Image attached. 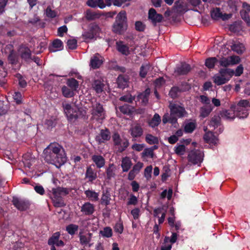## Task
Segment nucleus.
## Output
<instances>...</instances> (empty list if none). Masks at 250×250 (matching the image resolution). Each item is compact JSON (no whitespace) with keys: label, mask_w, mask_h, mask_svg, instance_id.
<instances>
[{"label":"nucleus","mask_w":250,"mask_h":250,"mask_svg":"<svg viewBox=\"0 0 250 250\" xmlns=\"http://www.w3.org/2000/svg\"><path fill=\"white\" fill-rule=\"evenodd\" d=\"M150 93V89L149 88H147L143 92L141 93L138 96L139 100H141V102L143 104H146L148 102V97Z\"/></svg>","instance_id":"c756f323"},{"label":"nucleus","mask_w":250,"mask_h":250,"mask_svg":"<svg viewBox=\"0 0 250 250\" xmlns=\"http://www.w3.org/2000/svg\"><path fill=\"white\" fill-rule=\"evenodd\" d=\"M186 151V146L184 144H177L175 147V153L177 155H183Z\"/></svg>","instance_id":"4d7b16f0"},{"label":"nucleus","mask_w":250,"mask_h":250,"mask_svg":"<svg viewBox=\"0 0 250 250\" xmlns=\"http://www.w3.org/2000/svg\"><path fill=\"white\" fill-rule=\"evenodd\" d=\"M61 91L62 92V95L65 98H72V97L74 96L75 93H73L72 90H71L70 88L67 84L66 85H63L61 87Z\"/></svg>","instance_id":"2f4dec72"},{"label":"nucleus","mask_w":250,"mask_h":250,"mask_svg":"<svg viewBox=\"0 0 250 250\" xmlns=\"http://www.w3.org/2000/svg\"><path fill=\"white\" fill-rule=\"evenodd\" d=\"M173 194V189L171 188L168 189V191L167 189L164 190L160 194V198L161 199L166 198L167 197V200H170Z\"/></svg>","instance_id":"864d4df0"},{"label":"nucleus","mask_w":250,"mask_h":250,"mask_svg":"<svg viewBox=\"0 0 250 250\" xmlns=\"http://www.w3.org/2000/svg\"><path fill=\"white\" fill-rule=\"evenodd\" d=\"M89 28H90L91 33L93 34V39L94 38L95 35L99 33L100 32V27L99 25L96 22H92L90 23L89 24Z\"/></svg>","instance_id":"37998d69"},{"label":"nucleus","mask_w":250,"mask_h":250,"mask_svg":"<svg viewBox=\"0 0 250 250\" xmlns=\"http://www.w3.org/2000/svg\"><path fill=\"white\" fill-rule=\"evenodd\" d=\"M203 153L201 150H191L189 153L188 159V161L192 163L193 164H198L199 163H201L203 160Z\"/></svg>","instance_id":"9d476101"},{"label":"nucleus","mask_w":250,"mask_h":250,"mask_svg":"<svg viewBox=\"0 0 250 250\" xmlns=\"http://www.w3.org/2000/svg\"><path fill=\"white\" fill-rule=\"evenodd\" d=\"M60 237V232H55L53 234H52V236L50 237L48 241V243L49 245H57L58 239H59Z\"/></svg>","instance_id":"5fc2aeb1"},{"label":"nucleus","mask_w":250,"mask_h":250,"mask_svg":"<svg viewBox=\"0 0 250 250\" xmlns=\"http://www.w3.org/2000/svg\"><path fill=\"white\" fill-rule=\"evenodd\" d=\"M12 202L14 207L20 211L27 210L31 205L29 200L23 199V198H19L18 197H13Z\"/></svg>","instance_id":"0eeeda50"},{"label":"nucleus","mask_w":250,"mask_h":250,"mask_svg":"<svg viewBox=\"0 0 250 250\" xmlns=\"http://www.w3.org/2000/svg\"><path fill=\"white\" fill-rule=\"evenodd\" d=\"M111 193L108 188L104 190L101 198V204L102 205L107 206L110 203Z\"/></svg>","instance_id":"4be33fe9"},{"label":"nucleus","mask_w":250,"mask_h":250,"mask_svg":"<svg viewBox=\"0 0 250 250\" xmlns=\"http://www.w3.org/2000/svg\"><path fill=\"white\" fill-rule=\"evenodd\" d=\"M218 61L216 57H209L205 61V65L209 69H213Z\"/></svg>","instance_id":"ea45409f"},{"label":"nucleus","mask_w":250,"mask_h":250,"mask_svg":"<svg viewBox=\"0 0 250 250\" xmlns=\"http://www.w3.org/2000/svg\"><path fill=\"white\" fill-rule=\"evenodd\" d=\"M212 110L213 108L210 104L202 106L200 108V116L203 118L208 117Z\"/></svg>","instance_id":"72a5a7b5"},{"label":"nucleus","mask_w":250,"mask_h":250,"mask_svg":"<svg viewBox=\"0 0 250 250\" xmlns=\"http://www.w3.org/2000/svg\"><path fill=\"white\" fill-rule=\"evenodd\" d=\"M52 47L55 48L54 50L51 48H49L50 52H56V51L61 50L63 48V42L59 39H56L52 42Z\"/></svg>","instance_id":"473e14b6"},{"label":"nucleus","mask_w":250,"mask_h":250,"mask_svg":"<svg viewBox=\"0 0 250 250\" xmlns=\"http://www.w3.org/2000/svg\"><path fill=\"white\" fill-rule=\"evenodd\" d=\"M73 188H63V187H57L56 188H52L48 193L52 203L55 207H63L66 206L62 195H68L72 191Z\"/></svg>","instance_id":"f03ea898"},{"label":"nucleus","mask_w":250,"mask_h":250,"mask_svg":"<svg viewBox=\"0 0 250 250\" xmlns=\"http://www.w3.org/2000/svg\"><path fill=\"white\" fill-rule=\"evenodd\" d=\"M93 234L88 232L87 234H80V243L82 245H87L90 242Z\"/></svg>","instance_id":"e433bc0d"},{"label":"nucleus","mask_w":250,"mask_h":250,"mask_svg":"<svg viewBox=\"0 0 250 250\" xmlns=\"http://www.w3.org/2000/svg\"><path fill=\"white\" fill-rule=\"evenodd\" d=\"M131 162L128 157L124 158L122 160L121 167L123 171H128L131 167Z\"/></svg>","instance_id":"4c0bfd02"},{"label":"nucleus","mask_w":250,"mask_h":250,"mask_svg":"<svg viewBox=\"0 0 250 250\" xmlns=\"http://www.w3.org/2000/svg\"><path fill=\"white\" fill-rule=\"evenodd\" d=\"M231 49L238 54H243L246 49L243 43H233L231 45Z\"/></svg>","instance_id":"f704fd0d"},{"label":"nucleus","mask_w":250,"mask_h":250,"mask_svg":"<svg viewBox=\"0 0 250 250\" xmlns=\"http://www.w3.org/2000/svg\"><path fill=\"white\" fill-rule=\"evenodd\" d=\"M116 82L118 87L124 89L128 86V79L125 76L120 74L117 77Z\"/></svg>","instance_id":"393cba45"},{"label":"nucleus","mask_w":250,"mask_h":250,"mask_svg":"<svg viewBox=\"0 0 250 250\" xmlns=\"http://www.w3.org/2000/svg\"><path fill=\"white\" fill-rule=\"evenodd\" d=\"M211 17L214 20H218L219 18H221L223 14L221 12L220 8L216 7L215 9L211 11Z\"/></svg>","instance_id":"8fccbe9b"},{"label":"nucleus","mask_w":250,"mask_h":250,"mask_svg":"<svg viewBox=\"0 0 250 250\" xmlns=\"http://www.w3.org/2000/svg\"><path fill=\"white\" fill-rule=\"evenodd\" d=\"M102 57L99 54H96L90 59V66L92 69H98L103 63Z\"/></svg>","instance_id":"dca6fc26"},{"label":"nucleus","mask_w":250,"mask_h":250,"mask_svg":"<svg viewBox=\"0 0 250 250\" xmlns=\"http://www.w3.org/2000/svg\"><path fill=\"white\" fill-rule=\"evenodd\" d=\"M128 28V21L125 11H120L112 25V31L116 35H123Z\"/></svg>","instance_id":"7ed1b4c3"},{"label":"nucleus","mask_w":250,"mask_h":250,"mask_svg":"<svg viewBox=\"0 0 250 250\" xmlns=\"http://www.w3.org/2000/svg\"><path fill=\"white\" fill-rule=\"evenodd\" d=\"M8 60L12 64H16L18 62V57L13 48L10 50V53L8 56Z\"/></svg>","instance_id":"58836bf2"},{"label":"nucleus","mask_w":250,"mask_h":250,"mask_svg":"<svg viewBox=\"0 0 250 250\" xmlns=\"http://www.w3.org/2000/svg\"><path fill=\"white\" fill-rule=\"evenodd\" d=\"M43 154L45 161L55 165L57 167H60L66 162L63 148L58 143H51L44 149Z\"/></svg>","instance_id":"f257e3e1"},{"label":"nucleus","mask_w":250,"mask_h":250,"mask_svg":"<svg viewBox=\"0 0 250 250\" xmlns=\"http://www.w3.org/2000/svg\"><path fill=\"white\" fill-rule=\"evenodd\" d=\"M18 52L21 59L26 62H30L31 61L32 52L27 45L21 44L18 49Z\"/></svg>","instance_id":"6e6552de"},{"label":"nucleus","mask_w":250,"mask_h":250,"mask_svg":"<svg viewBox=\"0 0 250 250\" xmlns=\"http://www.w3.org/2000/svg\"><path fill=\"white\" fill-rule=\"evenodd\" d=\"M62 107L67 120L70 122H75L77 119L84 116L83 112L80 108H73L69 103H62Z\"/></svg>","instance_id":"20e7f679"},{"label":"nucleus","mask_w":250,"mask_h":250,"mask_svg":"<svg viewBox=\"0 0 250 250\" xmlns=\"http://www.w3.org/2000/svg\"><path fill=\"white\" fill-rule=\"evenodd\" d=\"M240 59L238 56H230L229 57H222L218 62H219L220 66L224 67H227L228 66L232 64H237L240 62Z\"/></svg>","instance_id":"1a4fd4ad"},{"label":"nucleus","mask_w":250,"mask_h":250,"mask_svg":"<svg viewBox=\"0 0 250 250\" xmlns=\"http://www.w3.org/2000/svg\"><path fill=\"white\" fill-rule=\"evenodd\" d=\"M112 138L113 141L114 145L115 146H117L118 149L119 147H120V146H122V139L119 133H117V132H115L113 134Z\"/></svg>","instance_id":"a19ab883"},{"label":"nucleus","mask_w":250,"mask_h":250,"mask_svg":"<svg viewBox=\"0 0 250 250\" xmlns=\"http://www.w3.org/2000/svg\"><path fill=\"white\" fill-rule=\"evenodd\" d=\"M111 138V132L108 128L101 129L99 135L96 136V141L99 143H104Z\"/></svg>","instance_id":"ddd939ff"},{"label":"nucleus","mask_w":250,"mask_h":250,"mask_svg":"<svg viewBox=\"0 0 250 250\" xmlns=\"http://www.w3.org/2000/svg\"><path fill=\"white\" fill-rule=\"evenodd\" d=\"M221 121V118L219 115H214L209 123V126H212L214 128H215V127L220 125Z\"/></svg>","instance_id":"79ce46f5"},{"label":"nucleus","mask_w":250,"mask_h":250,"mask_svg":"<svg viewBox=\"0 0 250 250\" xmlns=\"http://www.w3.org/2000/svg\"><path fill=\"white\" fill-rule=\"evenodd\" d=\"M129 132L132 137L138 138L142 136L144 133V130L140 124H136V125H132L130 127Z\"/></svg>","instance_id":"2eb2a0df"},{"label":"nucleus","mask_w":250,"mask_h":250,"mask_svg":"<svg viewBox=\"0 0 250 250\" xmlns=\"http://www.w3.org/2000/svg\"><path fill=\"white\" fill-rule=\"evenodd\" d=\"M249 115V112L247 108H242L236 106L235 116L239 118H246Z\"/></svg>","instance_id":"c9c22d12"},{"label":"nucleus","mask_w":250,"mask_h":250,"mask_svg":"<svg viewBox=\"0 0 250 250\" xmlns=\"http://www.w3.org/2000/svg\"><path fill=\"white\" fill-rule=\"evenodd\" d=\"M93 89L97 93H102L104 91V88L105 86L103 81L101 80H94L92 84Z\"/></svg>","instance_id":"cd10ccee"},{"label":"nucleus","mask_w":250,"mask_h":250,"mask_svg":"<svg viewBox=\"0 0 250 250\" xmlns=\"http://www.w3.org/2000/svg\"><path fill=\"white\" fill-rule=\"evenodd\" d=\"M146 141L150 145L157 144L159 143L157 137L151 135V134H147L146 135Z\"/></svg>","instance_id":"603ef678"},{"label":"nucleus","mask_w":250,"mask_h":250,"mask_svg":"<svg viewBox=\"0 0 250 250\" xmlns=\"http://www.w3.org/2000/svg\"><path fill=\"white\" fill-rule=\"evenodd\" d=\"M16 78H17L19 81V84L21 87L24 88L27 85V83L25 80L23 78L22 75L21 74L17 73L15 75Z\"/></svg>","instance_id":"6e6d98bb"},{"label":"nucleus","mask_w":250,"mask_h":250,"mask_svg":"<svg viewBox=\"0 0 250 250\" xmlns=\"http://www.w3.org/2000/svg\"><path fill=\"white\" fill-rule=\"evenodd\" d=\"M115 169L116 167L113 164H109L108 167L105 168L106 179L107 180H111V178L115 176Z\"/></svg>","instance_id":"c85d7f7f"},{"label":"nucleus","mask_w":250,"mask_h":250,"mask_svg":"<svg viewBox=\"0 0 250 250\" xmlns=\"http://www.w3.org/2000/svg\"><path fill=\"white\" fill-rule=\"evenodd\" d=\"M95 207L93 204L87 202L84 203L81 207V211L85 215H90L94 213L95 211Z\"/></svg>","instance_id":"f3484780"},{"label":"nucleus","mask_w":250,"mask_h":250,"mask_svg":"<svg viewBox=\"0 0 250 250\" xmlns=\"http://www.w3.org/2000/svg\"><path fill=\"white\" fill-rule=\"evenodd\" d=\"M78 229L79 226L77 224H70L66 227V230L70 235L75 234Z\"/></svg>","instance_id":"3c124183"},{"label":"nucleus","mask_w":250,"mask_h":250,"mask_svg":"<svg viewBox=\"0 0 250 250\" xmlns=\"http://www.w3.org/2000/svg\"><path fill=\"white\" fill-rule=\"evenodd\" d=\"M161 121V116L160 115H159L158 113H155L152 118L148 122V124L149 126L155 127L159 125Z\"/></svg>","instance_id":"7c9ffc66"},{"label":"nucleus","mask_w":250,"mask_h":250,"mask_svg":"<svg viewBox=\"0 0 250 250\" xmlns=\"http://www.w3.org/2000/svg\"><path fill=\"white\" fill-rule=\"evenodd\" d=\"M102 15L101 11H94L92 9H88L84 13V18L87 21H93L100 18Z\"/></svg>","instance_id":"4468645a"},{"label":"nucleus","mask_w":250,"mask_h":250,"mask_svg":"<svg viewBox=\"0 0 250 250\" xmlns=\"http://www.w3.org/2000/svg\"><path fill=\"white\" fill-rule=\"evenodd\" d=\"M91 160L95 164L97 168H102L105 166V160L100 154H94L92 156Z\"/></svg>","instance_id":"a211bd4d"},{"label":"nucleus","mask_w":250,"mask_h":250,"mask_svg":"<svg viewBox=\"0 0 250 250\" xmlns=\"http://www.w3.org/2000/svg\"><path fill=\"white\" fill-rule=\"evenodd\" d=\"M146 25L141 21H136L135 23V28L136 30L139 32H143L146 28Z\"/></svg>","instance_id":"052dcab7"},{"label":"nucleus","mask_w":250,"mask_h":250,"mask_svg":"<svg viewBox=\"0 0 250 250\" xmlns=\"http://www.w3.org/2000/svg\"><path fill=\"white\" fill-rule=\"evenodd\" d=\"M196 126V125L195 122H188L185 125L184 131L186 133H191L194 130Z\"/></svg>","instance_id":"a18cd8bd"},{"label":"nucleus","mask_w":250,"mask_h":250,"mask_svg":"<svg viewBox=\"0 0 250 250\" xmlns=\"http://www.w3.org/2000/svg\"><path fill=\"white\" fill-rule=\"evenodd\" d=\"M148 18L151 21L153 25H156L157 23L162 21L163 16L162 14H157L155 9L151 8L148 11Z\"/></svg>","instance_id":"f8f14e48"},{"label":"nucleus","mask_w":250,"mask_h":250,"mask_svg":"<svg viewBox=\"0 0 250 250\" xmlns=\"http://www.w3.org/2000/svg\"><path fill=\"white\" fill-rule=\"evenodd\" d=\"M150 67V64H145L140 67V75L142 78H145L146 76Z\"/></svg>","instance_id":"49530a36"},{"label":"nucleus","mask_w":250,"mask_h":250,"mask_svg":"<svg viewBox=\"0 0 250 250\" xmlns=\"http://www.w3.org/2000/svg\"><path fill=\"white\" fill-rule=\"evenodd\" d=\"M142 154V157H144V156H149L150 158H153L154 152H152V149L150 147L145 148Z\"/></svg>","instance_id":"338daca9"},{"label":"nucleus","mask_w":250,"mask_h":250,"mask_svg":"<svg viewBox=\"0 0 250 250\" xmlns=\"http://www.w3.org/2000/svg\"><path fill=\"white\" fill-rule=\"evenodd\" d=\"M170 113L171 115H175L176 118H181L187 115L188 113L184 106L175 104V103H170L169 105Z\"/></svg>","instance_id":"423d86ee"},{"label":"nucleus","mask_w":250,"mask_h":250,"mask_svg":"<svg viewBox=\"0 0 250 250\" xmlns=\"http://www.w3.org/2000/svg\"><path fill=\"white\" fill-rule=\"evenodd\" d=\"M219 73L226 79V83H227L230 81L235 74V72L233 69L230 68H221L219 71Z\"/></svg>","instance_id":"6ab92c4d"},{"label":"nucleus","mask_w":250,"mask_h":250,"mask_svg":"<svg viewBox=\"0 0 250 250\" xmlns=\"http://www.w3.org/2000/svg\"><path fill=\"white\" fill-rule=\"evenodd\" d=\"M129 146V142L127 139H125L124 140H121V146L119 147L117 150L118 152H123Z\"/></svg>","instance_id":"13d9d810"},{"label":"nucleus","mask_w":250,"mask_h":250,"mask_svg":"<svg viewBox=\"0 0 250 250\" xmlns=\"http://www.w3.org/2000/svg\"><path fill=\"white\" fill-rule=\"evenodd\" d=\"M241 15L242 18L245 20L248 26H250V18L249 13L247 11H244V13L241 12Z\"/></svg>","instance_id":"774afa93"},{"label":"nucleus","mask_w":250,"mask_h":250,"mask_svg":"<svg viewBox=\"0 0 250 250\" xmlns=\"http://www.w3.org/2000/svg\"><path fill=\"white\" fill-rule=\"evenodd\" d=\"M90 113L91 119L97 122L101 123L105 118L106 111L104 108L103 105L99 102L95 101L94 103H92Z\"/></svg>","instance_id":"39448f33"},{"label":"nucleus","mask_w":250,"mask_h":250,"mask_svg":"<svg viewBox=\"0 0 250 250\" xmlns=\"http://www.w3.org/2000/svg\"><path fill=\"white\" fill-rule=\"evenodd\" d=\"M86 197L91 202H97L99 199V193L94 190L87 189L84 192Z\"/></svg>","instance_id":"412c9836"},{"label":"nucleus","mask_w":250,"mask_h":250,"mask_svg":"<svg viewBox=\"0 0 250 250\" xmlns=\"http://www.w3.org/2000/svg\"><path fill=\"white\" fill-rule=\"evenodd\" d=\"M97 172H95L94 169H93L91 166L86 167L85 178L88 179V182H93L97 178Z\"/></svg>","instance_id":"aec40b11"},{"label":"nucleus","mask_w":250,"mask_h":250,"mask_svg":"<svg viewBox=\"0 0 250 250\" xmlns=\"http://www.w3.org/2000/svg\"><path fill=\"white\" fill-rule=\"evenodd\" d=\"M119 110L124 115L130 116L134 112V107L128 104H124L119 107Z\"/></svg>","instance_id":"b1692460"},{"label":"nucleus","mask_w":250,"mask_h":250,"mask_svg":"<svg viewBox=\"0 0 250 250\" xmlns=\"http://www.w3.org/2000/svg\"><path fill=\"white\" fill-rule=\"evenodd\" d=\"M46 16L50 18H54L56 17V12L54 10L51 9L50 6H47L45 10Z\"/></svg>","instance_id":"0e129e2a"},{"label":"nucleus","mask_w":250,"mask_h":250,"mask_svg":"<svg viewBox=\"0 0 250 250\" xmlns=\"http://www.w3.org/2000/svg\"><path fill=\"white\" fill-rule=\"evenodd\" d=\"M220 115L223 118L227 120H233L236 117V112L233 110H222L220 112Z\"/></svg>","instance_id":"5701e85b"},{"label":"nucleus","mask_w":250,"mask_h":250,"mask_svg":"<svg viewBox=\"0 0 250 250\" xmlns=\"http://www.w3.org/2000/svg\"><path fill=\"white\" fill-rule=\"evenodd\" d=\"M213 82L217 85H221L224 84V83H226V79L225 78H223L222 75L220 74L218 75V74H216L212 78Z\"/></svg>","instance_id":"09e8293b"},{"label":"nucleus","mask_w":250,"mask_h":250,"mask_svg":"<svg viewBox=\"0 0 250 250\" xmlns=\"http://www.w3.org/2000/svg\"><path fill=\"white\" fill-rule=\"evenodd\" d=\"M237 106H239L240 108H247V107H250V102L248 100H240L238 102Z\"/></svg>","instance_id":"680f3d73"},{"label":"nucleus","mask_w":250,"mask_h":250,"mask_svg":"<svg viewBox=\"0 0 250 250\" xmlns=\"http://www.w3.org/2000/svg\"><path fill=\"white\" fill-rule=\"evenodd\" d=\"M68 48L71 49H75L77 47V41L75 39L68 40L67 42Z\"/></svg>","instance_id":"e2e57ef3"},{"label":"nucleus","mask_w":250,"mask_h":250,"mask_svg":"<svg viewBox=\"0 0 250 250\" xmlns=\"http://www.w3.org/2000/svg\"><path fill=\"white\" fill-rule=\"evenodd\" d=\"M117 50L121 54L124 55H128L129 54V48L128 45L124 44L123 42H116Z\"/></svg>","instance_id":"a878e982"},{"label":"nucleus","mask_w":250,"mask_h":250,"mask_svg":"<svg viewBox=\"0 0 250 250\" xmlns=\"http://www.w3.org/2000/svg\"><path fill=\"white\" fill-rule=\"evenodd\" d=\"M178 237V234L176 232H172L171 238L169 237H165L164 238V243H167L170 241L171 243H174L176 242Z\"/></svg>","instance_id":"bf43d9fd"},{"label":"nucleus","mask_w":250,"mask_h":250,"mask_svg":"<svg viewBox=\"0 0 250 250\" xmlns=\"http://www.w3.org/2000/svg\"><path fill=\"white\" fill-rule=\"evenodd\" d=\"M13 98L17 104H20L22 102V95L19 91L15 92L13 95Z\"/></svg>","instance_id":"69168bd1"},{"label":"nucleus","mask_w":250,"mask_h":250,"mask_svg":"<svg viewBox=\"0 0 250 250\" xmlns=\"http://www.w3.org/2000/svg\"><path fill=\"white\" fill-rule=\"evenodd\" d=\"M100 234L104 237L109 238L112 236L113 232L111 227H106L103 228V230H100Z\"/></svg>","instance_id":"c03bdc74"},{"label":"nucleus","mask_w":250,"mask_h":250,"mask_svg":"<svg viewBox=\"0 0 250 250\" xmlns=\"http://www.w3.org/2000/svg\"><path fill=\"white\" fill-rule=\"evenodd\" d=\"M66 84L74 93L75 91H77L79 86V82L76 80L74 78H69V79H67L66 81Z\"/></svg>","instance_id":"bb28decb"},{"label":"nucleus","mask_w":250,"mask_h":250,"mask_svg":"<svg viewBox=\"0 0 250 250\" xmlns=\"http://www.w3.org/2000/svg\"><path fill=\"white\" fill-rule=\"evenodd\" d=\"M183 91L179 87H172L169 92V95L172 98H176L178 96L179 93Z\"/></svg>","instance_id":"de8ad7c7"},{"label":"nucleus","mask_w":250,"mask_h":250,"mask_svg":"<svg viewBox=\"0 0 250 250\" xmlns=\"http://www.w3.org/2000/svg\"><path fill=\"white\" fill-rule=\"evenodd\" d=\"M191 70V65L186 62H181L179 65H177L174 71L175 74L177 76H181V75H187L188 74Z\"/></svg>","instance_id":"9b49d317"}]
</instances>
